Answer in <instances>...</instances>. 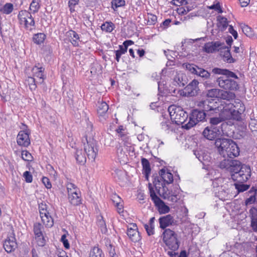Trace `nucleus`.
<instances>
[{
    "instance_id": "obj_3",
    "label": "nucleus",
    "mask_w": 257,
    "mask_h": 257,
    "mask_svg": "<svg viewBox=\"0 0 257 257\" xmlns=\"http://www.w3.org/2000/svg\"><path fill=\"white\" fill-rule=\"evenodd\" d=\"M171 120L177 124H183L188 117L187 113L181 106L170 105L168 109Z\"/></svg>"
},
{
    "instance_id": "obj_24",
    "label": "nucleus",
    "mask_w": 257,
    "mask_h": 257,
    "mask_svg": "<svg viewBox=\"0 0 257 257\" xmlns=\"http://www.w3.org/2000/svg\"><path fill=\"white\" fill-rule=\"evenodd\" d=\"M239 154V149L237 144L233 141L231 142V145L227 151L226 156L230 158H233Z\"/></svg>"
},
{
    "instance_id": "obj_14",
    "label": "nucleus",
    "mask_w": 257,
    "mask_h": 257,
    "mask_svg": "<svg viewBox=\"0 0 257 257\" xmlns=\"http://www.w3.org/2000/svg\"><path fill=\"white\" fill-rule=\"evenodd\" d=\"M219 51L224 61L229 63H234L236 61L231 55L230 47L226 46L224 43L223 45H222L219 48Z\"/></svg>"
},
{
    "instance_id": "obj_34",
    "label": "nucleus",
    "mask_w": 257,
    "mask_h": 257,
    "mask_svg": "<svg viewBox=\"0 0 257 257\" xmlns=\"http://www.w3.org/2000/svg\"><path fill=\"white\" fill-rule=\"evenodd\" d=\"M68 199L70 203L73 205L76 206L81 203V199L78 192L68 196Z\"/></svg>"
},
{
    "instance_id": "obj_51",
    "label": "nucleus",
    "mask_w": 257,
    "mask_h": 257,
    "mask_svg": "<svg viewBox=\"0 0 257 257\" xmlns=\"http://www.w3.org/2000/svg\"><path fill=\"white\" fill-rule=\"evenodd\" d=\"M97 225L99 227L102 233H105L107 231L105 222L102 216H100V219H98Z\"/></svg>"
},
{
    "instance_id": "obj_9",
    "label": "nucleus",
    "mask_w": 257,
    "mask_h": 257,
    "mask_svg": "<svg viewBox=\"0 0 257 257\" xmlns=\"http://www.w3.org/2000/svg\"><path fill=\"white\" fill-rule=\"evenodd\" d=\"M160 177H156L154 178L153 182L154 185L155 186V183L157 184L158 186H160L161 181H163L164 183H161V185L163 184L165 186V183L167 184H171L173 181V176L172 173L168 171H166L165 169H162L159 171Z\"/></svg>"
},
{
    "instance_id": "obj_45",
    "label": "nucleus",
    "mask_w": 257,
    "mask_h": 257,
    "mask_svg": "<svg viewBox=\"0 0 257 257\" xmlns=\"http://www.w3.org/2000/svg\"><path fill=\"white\" fill-rule=\"evenodd\" d=\"M219 89L212 88L206 91V95L208 98H218L219 95Z\"/></svg>"
},
{
    "instance_id": "obj_33",
    "label": "nucleus",
    "mask_w": 257,
    "mask_h": 257,
    "mask_svg": "<svg viewBox=\"0 0 257 257\" xmlns=\"http://www.w3.org/2000/svg\"><path fill=\"white\" fill-rule=\"evenodd\" d=\"M118 136L120 137L121 140L124 142V145L129 148L130 151H134V148L131 146V143L129 141L128 137L122 132L118 133Z\"/></svg>"
},
{
    "instance_id": "obj_27",
    "label": "nucleus",
    "mask_w": 257,
    "mask_h": 257,
    "mask_svg": "<svg viewBox=\"0 0 257 257\" xmlns=\"http://www.w3.org/2000/svg\"><path fill=\"white\" fill-rule=\"evenodd\" d=\"M67 35L71 39L70 42L74 46H78L79 37L75 31L70 30L67 32Z\"/></svg>"
},
{
    "instance_id": "obj_25",
    "label": "nucleus",
    "mask_w": 257,
    "mask_h": 257,
    "mask_svg": "<svg viewBox=\"0 0 257 257\" xmlns=\"http://www.w3.org/2000/svg\"><path fill=\"white\" fill-rule=\"evenodd\" d=\"M211 72L214 74L228 76L233 77L235 79H238L237 76L234 72L226 69H221L219 68L215 67L212 69Z\"/></svg>"
},
{
    "instance_id": "obj_46",
    "label": "nucleus",
    "mask_w": 257,
    "mask_h": 257,
    "mask_svg": "<svg viewBox=\"0 0 257 257\" xmlns=\"http://www.w3.org/2000/svg\"><path fill=\"white\" fill-rule=\"evenodd\" d=\"M114 28V25L112 22H106L101 26L102 31L106 32H111Z\"/></svg>"
},
{
    "instance_id": "obj_2",
    "label": "nucleus",
    "mask_w": 257,
    "mask_h": 257,
    "mask_svg": "<svg viewBox=\"0 0 257 257\" xmlns=\"http://www.w3.org/2000/svg\"><path fill=\"white\" fill-rule=\"evenodd\" d=\"M163 240L166 245L171 250H177L179 247L180 242L177 234L173 230L167 228L162 234Z\"/></svg>"
},
{
    "instance_id": "obj_56",
    "label": "nucleus",
    "mask_w": 257,
    "mask_h": 257,
    "mask_svg": "<svg viewBox=\"0 0 257 257\" xmlns=\"http://www.w3.org/2000/svg\"><path fill=\"white\" fill-rule=\"evenodd\" d=\"M150 191L151 197L155 204L158 203L159 201H161V199L156 194L153 189H150Z\"/></svg>"
},
{
    "instance_id": "obj_62",
    "label": "nucleus",
    "mask_w": 257,
    "mask_h": 257,
    "mask_svg": "<svg viewBox=\"0 0 257 257\" xmlns=\"http://www.w3.org/2000/svg\"><path fill=\"white\" fill-rule=\"evenodd\" d=\"M171 3L175 6H183L188 4V2L186 0H173Z\"/></svg>"
},
{
    "instance_id": "obj_37",
    "label": "nucleus",
    "mask_w": 257,
    "mask_h": 257,
    "mask_svg": "<svg viewBox=\"0 0 257 257\" xmlns=\"http://www.w3.org/2000/svg\"><path fill=\"white\" fill-rule=\"evenodd\" d=\"M156 205L158 206L159 211L160 213L165 214L169 212L170 211L169 206L166 205L162 200H161V201H159L158 203H156Z\"/></svg>"
},
{
    "instance_id": "obj_49",
    "label": "nucleus",
    "mask_w": 257,
    "mask_h": 257,
    "mask_svg": "<svg viewBox=\"0 0 257 257\" xmlns=\"http://www.w3.org/2000/svg\"><path fill=\"white\" fill-rule=\"evenodd\" d=\"M125 2L124 0H112L111 2V8L115 11L118 7L125 6Z\"/></svg>"
},
{
    "instance_id": "obj_47",
    "label": "nucleus",
    "mask_w": 257,
    "mask_h": 257,
    "mask_svg": "<svg viewBox=\"0 0 257 257\" xmlns=\"http://www.w3.org/2000/svg\"><path fill=\"white\" fill-rule=\"evenodd\" d=\"M234 186L238 192H243L247 190L249 187V185L244 184L243 183L236 182L234 184Z\"/></svg>"
},
{
    "instance_id": "obj_39",
    "label": "nucleus",
    "mask_w": 257,
    "mask_h": 257,
    "mask_svg": "<svg viewBox=\"0 0 257 257\" xmlns=\"http://www.w3.org/2000/svg\"><path fill=\"white\" fill-rule=\"evenodd\" d=\"M241 29H242V32L247 36L249 38L252 37L254 35L253 31L247 25L244 24H242L240 25Z\"/></svg>"
},
{
    "instance_id": "obj_19",
    "label": "nucleus",
    "mask_w": 257,
    "mask_h": 257,
    "mask_svg": "<svg viewBox=\"0 0 257 257\" xmlns=\"http://www.w3.org/2000/svg\"><path fill=\"white\" fill-rule=\"evenodd\" d=\"M136 224L132 225V227H128L127 234L131 240L133 242H138L141 239V236L138 231Z\"/></svg>"
},
{
    "instance_id": "obj_59",
    "label": "nucleus",
    "mask_w": 257,
    "mask_h": 257,
    "mask_svg": "<svg viewBox=\"0 0 257 257\" xmlns=\"http://www.w3.org/2000/svg\"><path fill=\"white\" fill-rule=\"evenodd\" d=\"M144 228H145L148 234L151 235L154 233V226H150L147 224L144 225Z\"/></svg>"
},
{
    "instance_id": "obj_13",
    "label": "nucleus",
    "mask_w": 257,
    "mask_h": 257,
    "mask_svg": "<svg viewBox=\"0 0 257 257\" xmlns=\"http://www.w3.org/2000/svg\"><path fill=\"white\" fill-rule=\"evenodd\" d=\"M210 126L212 127H220L223 132L224 127L227 126L226 122H223L225 120L224 118L219 113L218 116H211L208 118Z\"/></svg>"
},
{
    "instance_id": "obj_31",
    "label": "nucleus",
    "mask_w": 257,
    "mask_h": 257,
    "mask_svg": "<svg viewBox=\"0 0 257 257\" xmlns=\"http://www.w3.org/2000/svg\"><path fill=\"white\" fill-rule=\"evenodd\" d=\"M141 163L146 177L148 179V176L150 174L151 171L150 163L147 159L144 158H142Z\"/></svg>"
},
{
    "instance_id": "obj_15",
    "label": "nucleus",
    "mask_w": 257,
    "mask_h": 257,
    "mask_svg": "<svg viewBox=\"0 0 257 257\" xmlns=\"http://www.w3.org/2000/svg\"><path fill=\"white\" fill-rule=\"evenodd\" d=\"M162 188L160 186H158L157 184L155 183V187L158 190V193L161 195L162 194L163 197L164 199L167 198L169 200L171 201L172 202H176L178 200V198L176 195H170V192L168 190L167 188L164 185L162 184Z\"/></svg>"
},
{
    "instance_id": "obj_8",
    "label": "nucleus",
    "mask_w": 257,
    "mask_h": 257,
    "mask_svg": "<svg viewBox=\"0 0 257 257\" xmlns=\"http://www.w3.org/2000/svg\"><path fill=\"white\" fill-rule=\"evenodd\" d=\"M198 106L202 107L203 111L207 112L208 115L219 112V107L218 106L217 102L214 101L213 99L210 100L207 99L200 101Z\"/></svg>"
},
{
    "instance_id": "obj_44",
    "label": "nucleus",
    "mask_w": 257,
    "mask_h": 257,
    "mask_svg": "<svg viewBox=\"0 0 257 257\" xmlns=\"http://www.w3.org/2000/svg\"><path fill=\"white\" fill-rule=\"evenodd\" d=\"M233 160L224 159L219 163V167L222 169H225L229 171V168L231 167V163Z\"/></svg>"
},
{
    "instance_id": "obj_18",
    "label": "nucleus",
    "mask_w": 257,
    "mask_h": 257,
    "mask_svg": "<svg viewBox=\"0 0 257 257\" xmlns=\"http://www.w3.org/2000/svg\"><path fill=\"white\" fill-rule=\"evenodd\" d=\"M233 109V104L231 103H225L224 106L222 108L220 107L219 113L225 119H230L231 117V113Z\"/></svg>"
},
{
    "instance_id": "obj_61",
    "label": "nucleus",
    "mask_w": 257,
    "mask_h": 257,
    "mask_svg": "<svg viewBox=\"0 0 257 257\" xmlns=\"http://www.w3.org/2000/svg\"><path fill=\"white\" fill-rule=\"evenodd\" d=\"M208 8L210 10H215L218 11L219 13H222L223 12L219 3L208 7Z\"/></svg>"
},
{
    "instance_id": "obj_40",
    "label": "nucleus",
    "mask_w": 257,
    "mask_h": 257,
    "mask_svg": "<svg viewBox=\"0 0 257 257\" xmlns=\"http://www.w3.org/2000/svg\"><path fill=\"white\" fill-rule=\"evenodd\" d=\"M46 38V35L44 33H38L33 36V42L37 44H41L43 43Z\"/></svg>"
},
{
    "instance_id": "obj_54",
    "label": "nucleus",
    "mask_w": 257,
    "mask_h": 257,
    "mask_svg": "<svg viewBox=\"0 0 257 257\" xmlns=\"http://www.w3.org/2000/svg\"><path fill=\"white\" fill-rule=\"evenodd\" d=\"M217 20L219 21L220 24L222 26L223 29H225L228 26L227 19L222 16H219L217 17Z\"/></svg>"
},
{
    "instance_id": "obj_7",
    "label": "nucleus",
    "mask_w": 257,
    "mask_h": 257,
    "mask_svg": "<svg viewBox=\"0 0 257 257\" xmlns=\"http://www.w3.org/2000/svg\"><path fill=\"white\" fill-rule=\"evenodd\" d=\"M18 19L21 25H24L26 29L32 30L35 27V21L31 14L29 12L24 10L19 12Z\"/></svg>"
},
{
    "instance_id": "obj_20",
    "label": "nucleus",
    "mask_w": 257,
    "mask_h": 257,
    "mask_svg": "<svg viewBox=\"0 0 257 257\" xmlns=\"http://www.w3.org/2000/svg\"><path fill=\"white\" fill-rule=\"evenodd\" d=\"M17 143L19 145L28 147L30 144L28 134L24 131H20L17 136Z\"/></svg>"
},
{
    "instance_id": "obj_5",
    "label": "nucleus",
    "mask_w": 257,
    "mask_h": 257,
    "mask_svg": "<svg viewBox=\"0 0 257 257\" xmlns=\"http://www.w3.org/2000/svg\"><path fill=\"white\" fill-rule=\"evenodd\" d=\"M232 78L228 76H220L215 81L220 88L225 90H236L238 88V85Z\"/></svg>"
},
{
    "instance_id": "obj_1",
    "label": "nucleus",
    "mask_w": 257,
    "mask_h": 257,
    "mask_svg": "<svg viewBox=\"0 0 257 257\" xmlns=\"http://www.w3.org/2000/svg\"><path fill=\"white\" fill-rule=\"evenodd\" d=\"M86 143H84V150L83 151L82 149L77 150L75 153V159L80 165H84L86 162V157L85 154H87L88 159L94 160L97 154V149L96 148V142L93 139L89 138H85Z\"/></svg>"
},
{
    "instance_id": "obj_32",
    "label": "nucleus",
    "mask_w": 257,
    "mask_h": 257,
    "mask_svg": "<svg viewBox=\"0 0 257 257\" xmlns=\"http://www.w3.org/2000/svg\"><path fill=\"white\" fill-rule=\"evenodd\" d=\"M231 104H233V108L238 111L239 113H243L245 111V106L240 100L235 99L233 103H231Z\"/></svg>"
},
{
    "instance_id": "obj_42",
    "label": "nucleus",
    "mask_w": 257,
    "mask_h": 257,
    "mask_svg": "<svg viewBox=\"0 0 257 257\" xmlns=\"http://www.w3.org/2000/svg\"><path fill=\"white\" fill-rule=\"evenodd\" d=\"M197 71L198 72L196 75L198 76L201 77L204 79H208L210 77V73L206 70L199 67Z\"/></svg>"
},
{
    "instance_id": "obj_52",
    "label": "nucleus",
    "mask_w": 257,
    "mask_h": 257,
    "mask_svg": "<svg viewBox=\"0 0 257 257\" xmlns=\"http://www.w3.org/2000/svg\"><path fill=\"white\" fill-rule=\"evenodd\" d=\"M36 79L33 77H28V82L30 86V88L31 90H35L37 88V85L39 84L36 82Z\"/></svg>"
},
{
    "instance_id": "obj_55",
    "label": "nucleus",
    "mask_w": 257,
    "mask_h": 257,
    "mask_svg": "<svg viewBox=\"0 0 257 257\" xmlns=\"http://www.w3.org/2000/svg\"><path fill=\"white\" fill-rule=\"evenodd\" d=\"M22 159L26 161H31L33 159V157L31 154L27 151H22Z\"/></svg>"
},
{
    "instance_id": "obj_30",
    "label": "nucleus",
    "mask_w": 257,
    "mask_h": 257,
    "mask_svg": "<svg viewBox=\"0 0 257 257\" xmlns=\"http://www.w3.org/2000/svg\"><path fill=\"white\" fill-rule=\"evenodd\" d=\"M13 10L14 6L11 3H6L4 6L0 4V12L3 14L9 15L13 12Z\"/></svg>"
},
{
    "instance_id": "obj_21",
    "label": "nucleus",
    "mask_w": 257,
    "mask_h": 257,
    "mask_svg": "<svg viewBox=\"0 0 257 257\" xmlns=\"http://www.w3.org/2000/svg\"><path fill=\"white\" fill-rule=\"evenodd\" d=\"M174 223V219L173 217L170 214L162 216L159 218L160 226L162 229H165V228L173 224Z\"/></svg>"
},
{
    "instance_id": "obj_58",
    "label": "nucleus",
    "mask_w": 257,
    "mask_h": 257,
    "mask_svg": "<svg viewBox=\"0 0 257 257\" xmlns=\"http://www.w3.org/2000/svg\"><path fill=\"white\" fill-rule=\"evenodd\" d=\"M23 177L27 183H31L33 181V176L29 171H26L24 173Z\"/></svg>"
},
{
    "instance_id": "obj_17",
    "label": "nucleus",
    "mask_w": 257,
    "mask_h": 257,
    "mask_svg": "<svg viewBox=\"0 0 257 257\" xmlns=\"http://www.w3.org/2000/svg\"><path fill=\"white\" fill-rule=\"evenodd\" d=\"M44 68L42 67H39L35 66L32 69L33 76L36 79V82L38 84H42L46 78V76L44 74Z\"/></svg>"
},
{
    "instance_id": "obj_50",
    "label": "nucleus",
    "mask_w": 257,
    "mask_h": 257,
    "mask_svg": "<svg viewBox=\"0 0 257 257\" xmlns=\"http://www.w3.org/2000/svg\"><path fill=\"white\" fill-rule=\"evenodd\" d=\"M242 113H239L238 111L233 108L230 119H233L237 121H242L243 119Z\"/></svg>"
},
{
    "instance_id": "obj_48",
    "label": "nucleus",
    "mask_w": 257,
    "mask_h": 257,
    "mask_svg": "<svg viewBox=\"0 0 257 257\" xmlns=\"http://www.w3.org/2000/svg\"><path fill=\"white\" fill-rule=\"evenodd\" d=\"M43 228L42 225L40 223H36L34 224V232L36 237H40L42 234V228Z\"/></svg>"
},
{
    "instance_id": "obj_60",
    "label": "nucleus",
    "mask_w": 257,
    "mask_h": 257,
    "mask_svg": "<svg viewBox=\"0 0 257 257\" xmlns=\"http://www.w3.org/2000/svg\"><path fill=\"white\" fill-rule=\"evenodd\" d=\"M36 237V239L37 242V244L40 246H43L45 244V239L42 234L41 236L40 237Z\"/></svg>"
},
{
    "instance_id": "obj_64",
    "label": "nucleus",
    "mask_w": 257,
    "mask_h": 257,
    "mask_svg": "<svg viewBox=\"0 0 257 257\" xmlns=\"http://www.w3.org/2000/svg\"><path fill=\"white\" fill-rule=\"evenodd\" d=\"M42 182L47 189L51 188L52 185L49 179L47 177H44L42 178Z\"/></svg>"
},
{
    "instance_id": "obj_26",
    "label": "nucleus",
    "mask_w": 257,
    "mask_h": 257,
    "mask_svg": "<svg viewBox=\"0 0 257 257\" xmlns=\"http://www.w3.org/2000/svg\"><path fill=\"white\" fill-rule=\"evenodd\" d=\"M232 140L224 138H217L215 141V147L217 149L218 152H222L223 148L228 145V142H231Z\"/></svg>"
},
{
    "instance_id": "obj_10",
    "label": "nucleus",
    "mask_w": 257,
    "mask_h": 257,
    "mask_svg": "<svg viewBox=\"0 0 257 257\" xmlns=\"http://www.w3.org/2000/svg\"><path fill=\"white\" fill-rule=\"evenodd\" d=\"M223 133L221 128L207 126L203 130L202 135L208 140H213Z\"/></svg>"
},
{
    "instance_id": "obj_41",
    "label": "nucleus",
    "mask_w": 257,
    "mask_h": 257,
    "mask_svg": "<svg viewBox=\"0 0 257 257\" xmlns=\"http://www.w3.org/2000/svg\"><path fill=\"white\" fill-rule=\"evenodd\" d=\"M183 66L184 68H185L187 70L190 72L191 73L194 74H197L198 72L197 70L199 69V67L194 65V64H189V63H184Z\"/></svg>"
},
{
    "instance_id": "obj_12",
    "label": "nucleus",
    "mask_w": 257,
    "mask_h": 257,
    "mask_svg": "<svg viewBox=\"0 0 257 257\" xmlns=\"http://www.w3.org/2000/svg\"><path fill=\"white\" fill-rule=\"evenodd\" d=\"M199 82L193 79L185 88V95L187 96H194L198 94L199 91Z\"/></svg>"
},
{
    "instance_id": "obj_16",
    "label": "nucleus",
    "mask_w": 257,
    "mask_h": 257,
    "mask_svg": "<svg viewBox=\"0 0 257 257\" xmlns=\"http://www.w3.org/2000/svg\"><path fill=\"white\" fill-rule=\"evenodd\" d=\"M223 45V43L219 41L208 42L205 44L203 47V51L207 53H213L219 51L220 47Z\"/></svg>"
},
{
    "instance_id": "obj_36",
    "label": "nucleus",
    "mask_w": 257,
    "mask_h": 257,
    "mask_svg": "<svg viewBox=\"0 0 257 257\" xmlns=\"http://www.w3.org/2000/svg\"><path fill=\"white\" fill-rule=\"evenodd\" d=\"M194 154L195 155L196 157L199 160V161H200L203 164H204L205 162L208 160V156L205 155L204 153H203L201 151H194Z\"/></svg>"
},
{
    "instance_id": "obj_23",
    "label": "nucleus",
    "mask_w": 257,
    "mask_h": 257,
    "mask_svg": "<svg viewBox=\"0 0 257 257\" xmlns=\"http://www.w3.org/2000/svg\"><path fill=\"white\" fill-rule=\"evenodd\" d=\"M41 218L42 221L47 227H51L54 224L53 219L48 211L43 210L41 212Z\"/></svg>"
},
{
    "instance_id": "obj_29",
    "label": "nucleus",
    "mask_w": 257,
    "mask_h": 257,
    "mask_svg": "<svg viewBox=\"0 0 257 257\" xmlns=\"http://www.w3.org/2000/svg\"><path fill=\"white\" fill-rule=\"evenodd\" d=\"M241 162L236 160H233L231 163V167L229 168V171L232 174L240 171L242 169Z\"/></svg>"
},
{
    "instance_id": "obj_28",
    "label": "nucleus",
    "mask_w": 257,
    "mask_h": 257,
    "mask_svg": "<svg viewBox=\"0 0 257 257\" xmlns=\"http://www.w3.org/2000/svg\"><path fill=\"white\" fill-rule=\"evenodd\" d=\"M186 77V75L183 73H179L175 75L174 81L179 86L183 87L187 84Z\"/></svg>"
},
{
    "instance_id": "obj_11",
    "label": "nucleus",
    "mask_w": 257,
    "mask_h": 257,
    "mask_svg": "<svg viewBox=\"0 0 257 257\" xmlns=\"http://www.w3.org/2000/svg\"><path fill=\"white\" fill-rule=\"evenodd\" d=\"M18 247L16 239L14 234L7 237L4 243L5 250L8 253L14 251Z\"/></svg>"
},
{
    "instance_id": "obj_4",
    "label": "nucleus",
    "mask_w": 257,
    "mask_h": 257,
    "mask_svg": "<svg viewBox=\"0 0 257 257\" xmlns=\"http://www.w3.org/2000/svg\"><path fill=\"white\" fill-rule=\"evenodd\" d=\"M207 115L208 114L203 110L202 111L197 109L193 110L190 115L189 120L182 127L186 130H189L197 124L198 122L203 121Z\"/></svg>"
},
{
    "instance_id": "obj_35",
    "label": "nucleus",
    "mask_w": 257,
    "mask_h": 257,
    "mask_svg": "<svg viewBox=\"0 0 257 257\" xmlns=\"http://www.w3.org/2000/svg\"><path fill=\"white\" fill-rule=\"evenodd\" d=\"M219 95L218 97V98L226 100L227 101L229 100L230 99H231L234 96V94L232 92L221 89L219 90Z\"/></svg>"
},
{
    "instance_id": "obj_63",
    "label": "nucleus",
    "mask_w": 257,
    "mask_h": 257,
    "mask_svg": "<svg viewBox=\"0 0 257 257\" xmlns=\"http://www.w3.org/2000/svg\"><path fill=\"white\" fill-rule=\"evenodd\" d=\"M111 200L114 205L118 204L122 202L121 199L116 194L112 195Z\"/></svg>"
},
{
    "instance_id": "obj_6",
    "label": "nucleus",
    "mask_w": 257,
    "mask_h": 257,
    "mask_svg": "<svg viewBox=\"0 0 257 257\" xmlns=\"http://www.w3.org/2000/svg\"><path fill=\"white\" fill-rule=\"evenodd\" d=\"M251 170L249 166L243 165L242 169L235 173L231 174L232 179L238 183H244L250 178Z\"/></svg>"
},
{
    "instance_id": "obj_57",
    "label": "nucleus",
    "mask_w": 257,
    "mask_h": 257,
    "mask_svg": "<svg viewBox=\"0 0 257 257\" xmlns=\"http://www.w3.org/2000/svg\"><path fill=\"white\" fill-rule=\"evenodd\" d=\"M79 3V0H69L68 2V6L71 12L75 11L74 7Z\"/></svg>"
},
{
    "instance_id": "obj_43",
    "label": "nucleus",
    "mask_w": 257,
    "mask_h": 257,
    "mask_svg": "<svg viewBox=\"0 0 257 257\" xmlns=\"http://www.w3.org/2000/svg\"><path fill=\"white\" fill-rule=\"evenodd\" d=\"M40 0H32L30 6V10L33 12V13L35 14L38 12L40 8Z\"/></svg>"
},
{
    "instance_id": "obj_53",
    "label": "nucleus",
    "mask_w": 257,
    "mask_h": 257,
    "mask_svg": "<svg viewBox=\"0 0 257 257\" xmlns=\"http://www.w3.org/2000/svg\"><path fill=\"white\" fill-rule=\"evenodd\" d=\"M147 24L149 25H154L157 21V17L156 16L152 14H148Z\"/></svg>"
},
{
    "instance_id": "obj_22",
    "label": "nucleus",
    "mask_w": 257,
    "mask_h": 257,
    "mask_svg": "<svg viewBox=\"0 0 257 257\" xmlns=\"http://www.w3.org/2000/svg\"><path fill=\"white\" fill-rule=\"evenodd\" d=\"M108 105L104 101L98 102L97 106V113L99 117L105 119L107 116V111L108 110Z\"/></svg>"
},
{
    "instance_id": "obj_38",
    "label": "nucleus",
    "mask_w": 257,
    "mask_h": 257,
    "mask_svg": "<svg viewBox=\"0 0 257 257\" xmlns=\"http://www.w3.org/2000/svg\"><path fill=\"white\" fill-rule=\"evenodd\" d=\"M89 257H104V254L101 249L97 247H94L90 251Z\"/></svg>"
}]
</instances>
